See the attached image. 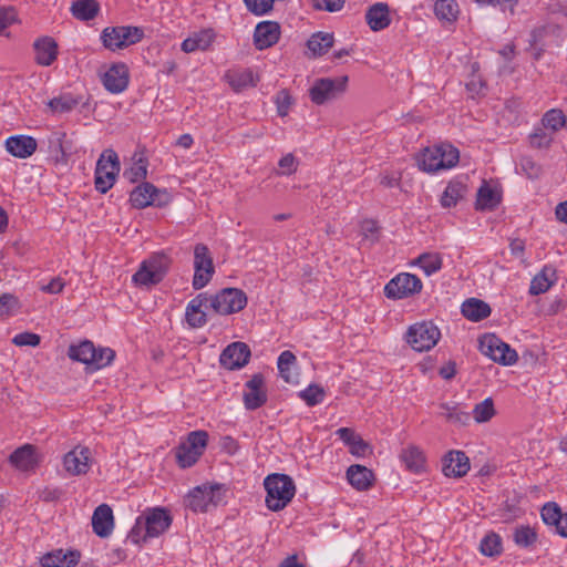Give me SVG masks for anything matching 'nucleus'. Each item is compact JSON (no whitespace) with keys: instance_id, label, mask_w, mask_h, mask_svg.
I'll use <instances>...</instances> for the list:
<instances>
[{"instance_id":"obj_1","label":"nucleus","mask_w":567,"mask_h":567,"mask_svg":"<svg viewBox=\"0 0 567 567\" xmlns=\"http://www.w3.org/2000/svg\"><path fill=\"white\" fill-rule=\"evenodd\" d=\"M460 152L453 144H429L416 156L419 168L426 173H435L455 166Z\"/></svg>"},{"instance_id":"obj_2","label":"nucleus","mask_w":567,"mask_h":567,"mask_svg":"<svg viewBox=\"0 0 567 567\" xmlns=\"http://www.w3.org/2000/svg\"><path fill=\"white\" fill-rule=\"evenodd\" d=\"M267 492L266 505L272 512L284 509L296 493V486L292 478L286 474L274 473L264 481Z\"/></svg>"},{"instance_id":"obj_3","label":"nucleus","mask_w":567,"mask_h":567,"mask_svg":"<svg viewBox=\"0 0 567 567\" xmlns=\"http://www.w3.org/2000/svg\"><path fill=\"white\" fill-rule=\"evenodd\" d=\"M144 38V30L135 25L106 27L102 30L100 39L103 47L112 52L124 50L138 43Z\"/></svg>"},{"instance_id":"obj_4","label":"nucleus","mask_w":567,"mask_h":567,"mask_svg":"<svg viewBox=\"0 0 567 567\" xmlns=\"http://www.w3.org/2000/svg\"><path fill=\"white\" fill-rule=\"evenodd\" d=\"M208 442V433L203 430L193 431L187 435L175 452L176 461L182 468L193 466L203 455Z\"/></svg>"},{"instance_id":"obj_5","label":"nucleus","mask_w":567,"mask_h":567,"mask_svg":"<svg viewBox=\"0 0 567 567\" xmlns=\"http://www.w3.org/2000/svg\"><path fill=\"white\" fill-rule=\"evenodd\" d=\"M208 301L214 312L227 316L243 310L247 305V296L241 289L224 288L215 295H208Z\"/></svg>"},{"instance_id":"obj_6","label":"nucleus","mask_w":567,"mask_h":567,"mask_svg":"<svg viewBox=\"0 0 567 567\" xmlns=\"http://www.w3.org/2000/svg\"><path fill=\"white\" fill-rule=\"evenodd\" d=\"M120 173V161L117 154L109 148L105 150L97 159L95 167L94 184L96 190L105 194L115 182Z\"/></svg>"},{"instance_id":"obj_7","label":"nucleus","mask_w":567,"mask_h":567,"mask_svg":"<svg viewBox=\"0 0 567 567\" xmlns=\"http://www.w3.org/2000/svg\"><path fill=\"white\" fill-rule=\"evenodd\" d=\"M169 259L164 254H154L144 260L133 275V281L138 286H153L161 282L167 272Z\"/></svg>"},{"instance_id":"obj_8","label":"nucleus","mask_w":567,"mask_h":567,"mask_svg":"<svg viewBox=\"0 0 567 567\" xmlns=\"http://www.w3.org/2000/svg\"><path fill=\"white\" fill-rule=\"evenodd\" d=\"M440 337L439 328L431 321L417 322L411 326L406 332L408 343L419 352L432 349Z\"/></svg>"},{"instance_id":"obj_9","label":"nucleus","mask_w":567,"mask_h":567,"mask_svg":"<svg viewBox=\"0 0 567 567\" xmlns=\"http://www.w3.org/2000/svg\"><path fill=\"white\" fill-rule=\"evenodd\" d=\"M481 352L494 362L503 365H512L517 359V352L495 334H485L480 339Z\"/></svg>"},{"instance_id":"obj_10","label":"nucleus","mask_w":567,"mask_h":567,"mask_svg":"<svg viewBox=\"0 0 567 567\" xmlns=\"http://www.w3.org/2000/svg\"><path fill=\"white\" fill-rule=\"evenodd\" d=\"M348 76H339L336 79L322 78L315 81L312 86L309 89L310 100L321 105L328 101L337 99L341 95L347 87Z\"/></svg>"},{"instance_id":"obj_11","label":"nucleus","mask_w":567,"mask_h":567,"mask_svg":"<svg viewBox=\"0 0 567 567\" xmlns=\"http://www.w3.org/2000/svg\"><path fill=\"white\" fill-rule=\"evenodd\" d=\"M194 277L193 287L196 290L204 288L215 272L209 249L204 244H197L194 249Z\"/></svg>"},{"instance_id":"obj_12","label":"nucleus","mask_w":567,"mask_h":567,"mask_svg":"<svg viewBox=\"0 0 567 567\" xmlns=\"http://www.w3.org/2000/svg\"><path fill=\"white\" fill-rule=\"evenodd\" d=\"M221 501L219 485H202L192 489L186 498L187 507L193 512H208Z\"/></svg>"},{"instance_id":"obj_13","label":"nucleus","mask_w":567,"mask_h":567,"mask_svg":"<svg viewBox=\"0 0 567 567\" xmlns=\"http://www.w3.org/2000/svg\"><path fill=\"white\" fill-rule=\"evenodd\" d=\"M421 289L422 282L415 275L403 272L385 285L384 293L390 299H402L420 292Z\"/></svg>"},{"instance_id":"obj_14","label":"nucleus","mask_w":567,"mask_h":567,"mask_svg":"<svg viewBox=\"0 0 567 567\" xmlns=\"http://www.w3.org/2000/svg\"><path fill=\"white\" fill-rule=\"evenodd\" d=\"M141 517L145 526L144 538L158 537L165 533L172 524L169 512L162 507L147 509Z\"/></svg>"},{"instance_id":"obj_15","label":"nucleus","mask_w":567,"mask_h":567,"mask_svg":"<svg viewBox=\"0 0 567 567\" xmlns=\"http://www.w3.org/2000/svg\"><path fill=\"white\" fill-rule=\"evenodd\" d=\"M267 390L262 374L257 373L245 384L243 400L247 410L254 411L267 402Z\"/></svg>"},{"instance_id":"obj_16","label":"nucleus","mask_w":567,"mask_h":567,"mask_svg":"<svg viewBox=\"0 0 567 567\" xmlns=\"http://www.w3.org/2000/svg\"><path fill=\"white\" fill-rule=\"evenodd\" d=\"M130 82V71L124 62L113 63L102 75L106 91L118 94L125 91Z\"/></svg>"},{"instance_id":"obj_17","label":"nucleus","mask_w":567,"mask_h":567,"mask_svg":"<svg viewBox=\"0 0 567 567\" xmlns=\"http://www.w3.org/2000/svg\"><path fill=\"white\" fill-rule=\"evenodd\" d=\"M250 358V349L244 342H233L227 346L219 358L220 364L228 369L235 370L246 365Z\"/></svg>"},{"instance_id":"obj_18","label":"nucleus","mask_w":567,"mask_h":567,"mask_svg":"<svg viewBox=\"0 0 567 567\" xmlns=\"http://www.w3.org/2000/svg\"><path fill=\"white\" fill-rule=\"evenodd\" d=\"M280 25L276 21H261L254 31V45L257 50H266L280 39Z\"/></svg>"},{"instance_id":"obj_19","label":"nucleus","mask_w":567,"mask_h":567,"mask_svg":"<svg viewBox=\"0 0 567 567\" xmlns=\"http://www.w3.org/2000/svg\"><path fill=\"white\" fill-rule=\"evenodd\" d=\"M90 456L91 452L89 447H74L64 455L63 465L65 471L74 476L86 474L91 467Z\"/></svg>"},{"instance_id":"obj_20","label":"nucleus","mask_w":567,"mask_h":567,"mask_svg":"<svg viewBox=\"0 0 567 567\" xmlns=\"http://www.w3.org/2000/svg\"><path fill=\"white\" fill-rule=\"evenodd\" d=\"M470 468V458L462 451H450L442 460V471L447 477H462Z\"/></svg>"},{"instance_id":"obj_21","label":"nucleus","mask_w":567,"mask_h":567,"mask_svg":"<svg viewBox=\"0 0 567 567\" xmlns=\"http://www.w3.org/2000/svg\"><path fill=\"white\" fill-rule=\"evenodd\" d=\"M209 308L208 293L203 292L193 298L185 310V320L190 328H202L207 322L203 308Z\"/></svg>"},{"instance_id":"obj_22","label":"nucleus","mask_w":567,"mask_h":567,"mask_svg":"<svg viewBox=\"0 0 567 567\" xmlns=\"http://www.w3.org/2000/svg\"><path fill=\"white\" fill-rule=\"evenodd\" d=\"M93 532L102 538L109 537L114 528L113 511L107 504L99 505L92 515Z\"/></svg>"},{"instance_id":"obj_23","label":"nucleus","mask_w":567,"mask_h":567,"mask_svg":"<svg viewBox=\"0 0 567 567\" xmlns=\"http://www.w3.org/2000/svg\"><path fill=\"white\" fill-rule=\"evenodd\" d=\"M540 515L546 525L555 526L556 533L567 538V513H563L556 503H546Z\"/></svg>"},{"instance_id":"obj_24","label":"nucleus","mask_w":567,"mask_h":567,"mask_svg":"<svg viewBox=\"0 0 567 567\" xmlns=\"http://www.w3.org/2000/svg\"><path fill=\"white\" fill-rule=\"evenodd\" d=\"M81 551L78 549L58 548L45 553L41 559L54 567H75L81 560Z\"/></svg>"},{"instance_id":"obj_25","label":"nucleus","mask_w":567,"mask_h":567,"mask_svg":"<svg viewBox=\"0 0 567 567\" xmlns=\"http://www.w3.org/2000/svg\"><path fill=\"white\" fill-rule=\"evenodd\" d=\"M35 62L42 66L51 65L58 58V43L51 37H42L34 41Z\"/></svg>"},{"instance_id":"obj_26","label":"nucleus","mask_w":567,"mask_h":567,"mask_svg":"<svg viewBox=\"0 0 567 567\" xmlns=\"http://www.w3.org/2000/svg\"><path fill=\"white\" fill-rule=\"evenodd\" d=\"M216 38V33L213 29H202L199 31L193 32L188 38H186L182 44L181 49L185 53H192L195 51H205L207 50Z\"/></svg>"},{"instance_id":"obj_27","label":"nucleus","mask_w":567,"mask_h":567,"mask_svg":"<svg viewBox=\"0 0 567 567\" xmlns=\"http://www.w3.org/2000/svg\"><path fill=\"white\" fill-rule=\"evenodd\" d=\"M365 21L372 31H381L391 23L389 6L384 2H377L369 7L365 12Z\"/></svg>"},{"instance_id":"obj_28","label":"nucleus","mask_w":567,"mask_h":567,"mask_svg":"<svg viewBox=\"0 0 567 567\" xmlns=\"http://www.w3.org/2000/svg\"><path fill=\"white\" fill-rule=\"evenodd\" d=\"M9 462L20 471L33 470L38 464L35 447L31 444H25L21 447H18L10 455Z\"/></svg>"},{"instance_id":"obj_29","label":"nucleus","mask_w":567,"mask_h":567,"mask_svg":"<svg viewBox=\"0 0 567 567\" xmlns=\"http://www.w3.org/2000/svg\"><path fill=\"white\" fill-rule=\"evenodd\" d=\"M336 434L349 446L350 453L355 456H364L370 450L369 443L350 427H340Z\"/></svg>"},{"instance_id":"obj_30","label":"nucleus","mask_w":567,"mask_h":567,"mask_svg":"<svg viewBox=\"0 0 567 567\" xmlns=\"http://www.w3.org/2000/svg\"><path fill=\"white\" fill-rule=\"evenodd\" d=\"M348 482L358 491H367L372 486L374 475L363 465H351L347 471Z\"/></svg>"},{"instance_id":"obj_31","label":"nucleus","mask_w":567,"mask_h":567,"mask_svg":"<svg viewBox=\"0 0 567 567\" xmlns=\"http://www.w3.org/2000/svg\"><path fill=\"white\" fill-rule=\"evenodd\" d=\"M148 159L145 156L144 150L135 152L132 156V165L124 171L123 176L130 183H137L147 176Z\"/></svg>"},{"instance_id":"obj_32","label":"nucleus","mask_w":567,"mask_h":567,"mask_svg":"<svg viewBox=\"0 0 567 567\" xmlns=\"http://www.w3.org/2000/svg\"><path fill=\"white\" fill-rule=\"evenodd\" d=\"M557 280V272L553 266H545L530 281L529 293L538 296L546 292Z\"/></svg>"},{"instance_id":"obj_33","label":"nucleus","mask_w":567,"mask_h":567,"mask_svg":"<svg viewBox=\"0 0 567 567\" xmlns=\"http://www.w3.org/2000/svg\"><path fill=\"white\" fill-rule=\"evenodd\" d=\"M461 311L466 319L477 322L491 315V307L483 300L470 298L463 302Z\"/></svg>"},{"instance_id":"obj_34","label":"nucleus","mask_w":567,"mask_h":567,"mask_svg":"<svg viewBox=\"0 0 567 567\" xmlns=\"http://www.w3.org/2000/svg\"><path fill=\"white\" fill-rule=\"evenodd\" d=\"M156 192L157 187L151 183L144 182L131 192L130 202L135 208H145L153 205Z\"/></svg>"},{"instance_id":"obj_35","label":"nucleus","mask_w":567,"mask_h":567,"mask_svg":"<svg viewBox=\"0 0 567 567\" xmlns=\"http://www.w3.org/2000/svg\"><path fill=\"white\" fill-rule=\"evenodd\" d=\"M467 193V186L466 184L460 179V178H455V179H452L442 197H441V205L445 208H450L452 206H455L457 204L458 200H461Z\"/></svg>"},{"instance_id":"obj_36","label":"nucleus","mask_w":567,"mask_h":567,"mask_svg":"<svg viewBox=\"0 0 567 567\" xmlns=\"http://www.w3.org/2000/svg\"><path fill=\"white\" fill-rule=\"evenodd\" d=\"M95 347L91 341H82L80 344H71L68 350V355L73 361H79L86 365L90 372L92 359L94 358Z\"/></svg>"},{"instance_id":"obj_37","label":"nucleus","mask_w":567,"mask_h":567,"mask_svg":"<svg viewBox=\"0 0 567 567\" xmlns=\"http://www.w3.org/2000/svg\"><path fill=\"white\" fill-rule=\"evenodd\" d=\"M80 102L81 100L79 97L73 96L71 93H66L53 97L48 102L47 106L52 115H62L70 113L80 104Z\"/></svg>"},{"instance_id":"obj_38","label":"nucleus","mask_w":567,"mask_h":567,"mask_svg":"<svg viewBox=\"0 0 567 567\" xmlns=\"http://www.w3.org/2000/svg\"><path fill=\"white\" fill-rule=\"evenodd\" d=\"M333 34L328 32H317L307 41V48L313 58L321 56L333 45Z\"/></svg>"},{"instance_id":"obj_39","label":"nucleus","mask_w":567,"mask_h":567,"mask_svg":"<svg viewBox=\"0 0 567 567\" xmlns=\"http://www.w3.org/2000/svg\"><path fill=\"white\" fill-rule=\"evenodd\" d=\"M70 10L75 19L89 21L97 16L100 4L95 0H76L72 3Z\"/></svg>"},{"instance_id":"obj_40","label":"nucleus","mask_w":567,"mask_h":567,"mask_svg":"<svg viewBox=\"0 0 567 567\" xmlns=\"http://www.w3.org/2000/svg\"><path fill=\"white\" fill-rule=\"evenodd\" d=\"M401 460L406 468L414 473H420L425 466V457L422 451L416 446H408L401 453Z\"/></svg>"},{"instance_id":"obj_41","label":"nucleus","mask_w":567,"mask_h":567,"mask_svg":"<svg viewBox=\"0 0 567 567\" xmlns=\"http://www.w3.org/2000/svg\"><path fill=\"white\" fill-rule=\"evenodd\" d=\"M225 78L235 91H240L244 87L255 85L254 72L249 69L230 70L225 74Z\"/></svg>"},{"instance_id":"obj_42","label":"nucleus","mask_w":567,"mask_h":567,"mask_svg":"<svg viewBox=\"0 0 567 567\" xmlns=\"http://www.w3.org/2000/svg\"><path fill=\"white\" fill-rule=\"evenodd\" d=\"M434 12L437 19L454 22L458 16V4L455 0H437Z\"/></svg>"},{"instance_id":"obj_43","label":"nucleus","mask_w":567,"mask_h":567,"mask_svg":"<svg viewBox=\"0 0 567 567\" xmlns=\"http://www.w3.org/2000/svg\"><path fill=\"white\" fill-rule=\"evenodd\" d=\"M542 124L545 130L556 132L567 126V117L561 110L551 109L543 115Z\"/></svg>"},{"instance_id":"obj_44","label":"nucleus","mask_w":567,"mask_h":567,"mask_svg":"<svg viewBox=\"0 0 567 567\" xmlns=\"http://www.w3.org/2000/svg\"><path fill=\"white\" fill-rule=\"evenodd\" d=\"M440 409L441 415H443L450 422L466 425L471 420L470 413L462 411L456 404L451 405L449 403H442Z\"/></svg>"},{"instance_id":"obj_45","label":"nucleus","mask_w":567,"mask_h":567,"mask_svg":"<svg viewBox=\"0 0 567 567\" xmlns=\"http://www.w3.org/2000/svg\"><path fill=\"white\" fill-rule=\"evenodd\" d=\"M514 542L517 546L528 548L537 542L536 530L528 525H520L515 528Z\"/></svg>"},{"instance_id":"obj_46","label":"nucleus","mask_w":567,"mask_h":567,"mask_svg":"<svg viewBox=\"0 0 567 567\" xmlns=\"http://www.w3.org/2000/svg\"><path fill=\"white\" fill-rule=\"evenodd\" d=\"M481 553L485 556L493 557L502 553V539L495 533L487 534L480 545Z\"/></svg>"},{"instance_id":"obj_47","label":"nucleus","mask_w":567,"mask_h":567,"mask_svg":"<svg viewBox=\"0 0 567 567\" xmlns=\"http://www.w3.org/2000/svg\"><path fill=\"white\" fill-rule=\"evenodd\" d=\"M416 262L427 276L436 272L442 267V258L439 254H423L417 258Z\"/></svg>"},{"instance_id":"obj_48","label":"nucleus","mask_w":567,"mask_h":567,"mask_svg":"<svg viewBox=\"0 0 567 567\" xmlns=\"http://www.w3.org/2000/svg\"><path fill=\"white\" fill-rule=\"evenodd\" d=\"M495 414L494 403L491 398L476 404L473 409V417L477 423L489 421Z\"/></svg>"},{"instance_id":"obj_49","label":"nucleus","mask_w":567,"mask_h":567,"mask_svg":"<svg viewBox=\"0 0 567 567\" xmlns=\"http://www.w3.org/2000/svg\"><path fill=\"white\" fill-rule=\"evenodd\" d=\"M295 363H296V355L291 351L286 350L280 353V355L278 358L277 365H278V370H279L281 378L286 382L292 381L290 370Z\"/></svg>"},{"instance_id":"obj_50","label":"nucleus","mask_w":567,"mask_h":567,"mask_svg":"<svg viewBox=\"0 0 567 567\" xmlns=\"http://www.w3.org/2000/svg\"><path fill=\"white\" fill-rule=\"evenodd\" d=\"M115 358V352L111 348H100L95 349L94 358L92 359V364L90 372H94L100 370L106 365H109L113 359Z\"/></svg>"},{"instance_id":"obj_51","label":"nucleus","mask_w":567,"mask_h":567,"mask_svg":"<svg viewBox=\"0 0 567 567\" xmlns=\"http://www.w3.org/2000/svg\"><path fill=\"white\" fill-rule=\"evenodd\" d=\"M299 396L309 405L315 406L322 402L324 391L317 384H310L307 389L300 392Z\"/></svg>"},{"instance_id":"obj_52","label":"nucleus","mask_w":567,"mask_h":567,"mask_svg":"<svg viewBox=\"0 0 567 567\" xmlns=\"http://www.w3.org/2000/svg\"><path fill=\"white\" fill-rule=\"evenodd\" d=\"M20 308L19 300L11 293L0 296V317H9L16 313Z\"/></svg>"},{"instance_id":"obj_53","label":"nucleus","mask_w":567,"mask_h":567,"mask_svg":"<svg viewBox=\"0 0 567 567\" xmlns=\"http://www.w3.org/2000/svg\"><path fill=\"white\" fill-rule=\"evenodd\" d=\"M292 103L293 100L289 91L280 90L279 92H277L275 96V104L277 106V112L280 116H286L289 113Z\"/></svg>"},{"instance_id":"obj_54","label":"nucleus","mask_w":567,"mask_h":567,"mask_svg":"<svg viewBox=\"0 0 567 567\" xmlns=\"http://www.w3.org/2000/svg\"><path fill=\"white\" fill-rule=\"evenodd\" d=\"M6 150L14 157L27 158L34 154L38 144H4Z\"/></svg>"},{"instance_id":"obj_55","label":"nucleus","mask_w":567,"mask_h":567,"mask_svg":"<svg viewBox=\"0 0 567 567\" xmlns=\"http://www.w3.org/2000/svg\"><path fill=\"white\" fill-rule=\"evenodd\" d=\"M244 3L255 16H264L272 9V0H244Z\"/></svg>"},{"instance_id":"obj_56","label":"nucleus","mask_w":567,"mask_h":567,"mask_svg":"<svg viewBox=\"0 0 567 567\" xmlns=\"http://www.w3.org/2000/svg\"><path fill=\"white\" fill-rule=\"evenodd\" d=\"M477 204L482 208L493 207L496 204L494 190L486 185L481 186L477 192Z\"/></svg>"},{"instance_id":"obj_57","label":"nucleus","mask_w":567,"mask_h":567,"mask_svg":"<svg viewBox=\"0 0 567 567\" xmlns=\"http://www.w3.org/2000/svg\"><path fill=\"white\" fill-rule=\"evenodd\" d=\"M41 338L33 332H21L13 337L12 342L18 347H37L40 344Z\"/></svg>"},{"instance_id":"obj_58","label":"nucleus","mask_w":567,"mask_h":567,"mask_svg":"<svg viewBox=\"0 0 567 567\" xmlns=\"http://www.w3.org/2000/svg\"><path fill=\"white\" fill-rule=\"evenodd\" d=\"M48 153H49L50 158L54 163L66 164L68 154H66V150L63 147V144H49Z\"/></svg>"},{"instance_id":"obj_59","label":"nucleus","mask_w":567,"mask_h":567,"mask_svg":"<svg viewBox=\"0 0 567 567\" xmlns=\"http://www.w3.org/2000/svg\"><path fill=\"white\" fill-rule=\"evenodd\" d=\"M316 9L329 12L339 11L343 8L344 0H312Z\"/></svg>"},{"instance_id":"obj_60","label":"nucleus","mask_w":567,"mask_h":567,"mask_svg":"<svg viewBox=\"0 0 567 567\" xmlns=\"http://www.w3.org/2000/svg\"><path fill=\"white\" fill-rule=\"evenodd\" d=\"M520 168L529 178H535L540 173V167L529 157H522Z\"/></svg>"},{"instance_id":"obj_61","label":"nucleus","mask_w":567,"mask_h":567,"mask_svg":"<svg viewBox=\"0 0 567 567\" xmlns=\"http://www.w3.org/2000/svg\"><path fill=\"white\" fill-rule=\"evenodd\" d=\"M280 173L290 175L297 169V162L292 154H287L279 161Z\"/></svg>"},{"instance_id":"obj_62","label":"nucleus","mask_w":567,"mask_h":567,"mask_svg":"<svg viewBox=\"0 0 567 567\" xmlns=\"http://www.w3.org/2000/svg\"><path fill=\"white\" fill-rule=\"evenodd\" d=\"M16 20V11L13 8L0 9V34Z\"/></svg>"},{"instance_id":"obj_63","label":"nucleus","mask_w":567,"mask_h":567,"mask_svg":"<svg viewBox=\"0 0 567 567\" xmlns=\"http://www.w3.org/2000/svg\"><path fill=\"white\" fill-rule=\"evenodd\" d=\"M143 532L145 533V526H144V523H143V519L142 517H138L136 519V523L135 525L133 526V528L131 529L130 534H128V539L134 543V544H138L141 542V539L143 540H146V538H144V534Z\"/></svg>"},{"instance_id":"obj_64","label":"nucleus","mask_w":567,"mask_h":567,"mask_svg":"<svg viewBox=\"0 0 567 567\" xmlns=\"http://www.w3.org/2000/svg\"><path fill=\"white\" fill-rule=\"evenodd\" d=\"M64 281L60 278H53L48 285L43 286L41 289L48 293H60L63 290Z\"/></svg>"}]
</instances>
